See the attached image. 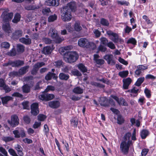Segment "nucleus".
Segmentation results:
<instances>
[{
	"label": "nucleus",
	"instance_id": "22",
	"mask_svg": "<svg viewBox=\"0 0 156 156\" xmlns=\"http://www.w3.org/2000/svg\"><path fill=\"white\" fill-rule=\"evenodd\" d=\"M73 92L76 94H81L83 93V89L79 87H77L74 88L73 90Z\"/></svg>",
	"mask_w": 156,
	"mask_h": 156
},
{
	"label": "nucleus",
	"instance_id": "3",
	"mask_svg": "<svg viewBox=\"0 0 156 156\" xmlns=\"http://www.w3.org/2000/svg\"><path fill=\"white\" fill-rule=\"evenodd\" d=\"M132 144V141H123L120 145L121 151L123 154H127L128 153L130 146Z\"/></svg>",
	"mask_w": 156,
	"mask_h": 156
},
{
	"label": "nucleus",
	"instance_id": "12",
	"mask_svg": "<svg viewBox=\"0 0 156 156\" xmlns=\"http://www.w3.org/2000/svg\"><path fill=\"white\" fill-rule=\"evenodd\" d=\"M2 28L5 32L8 34V35H10L13 31V29L11 28L9 24L7 23L3 25Z\"/></svg>",
	"mask_w": 156,
	"mask_h": 156
},
{
	"label": "nucleus",
	"instance_id": "50",
	"mask_svg": "<svg viewBox=\"0 0 156 156\" xmlns=\"http://www.w3.org/2000/svg\"><path fill=\"white\" fill-rule=\"evenodd\" d=\"M124 122L123 117L120 116H119L117 118V123L119 124H121Z\"/></svg>",
	"mask_w": 156,
	"mask_h": 156
},
{
	"label": "nucleus",
	"instance_id": "11",
	"mask_svg": "<svg viewBox=\"0 0 156 156\" xmlns=\"http://www.w3.org/2000/svg\"><path fill=\"white\" fill-rule=\"evenodd\" d=\"M113 56L112 55L108 54L104 57V59L107 62L108 64L113 65L115 64V62L113 59Z\"/></svg>",
	"mask_w": 156,
	"mask_h": 156
},
{
	"label": "nucleus",
	"instance_id": "27",
	"mask_svg": "<svg viewBox=\"0 0 156 156\" xmlns=\"http://www.w3.org/2000/svg\"><path fill=\"white\" fill-rule=\"evenodd\" d=\"M75 30L76 31H79L81 30L82 28L80 25V23L79 22H76L74 25V26Z\"/></svg>",
	"mask_w": 156,
	"mask_h": 156
},
{
	"label": "nucleus",
	"instance_id": "52",
	"mask_svg": "<svg viewBox=\"0 0 156 156\" xmlns=\"http://www.w3.org/2000/svg\"><path fill=\"white\" fill-rule=\"evenodd\" d=\"M55 89L54 87L51 86H48L45 89L44 92H48L49 91H54Z\"/></svg>",
	"mask_w": 156,
	"mask_h": 156
},
{
	"label": "nucleus",
	"instance_id": "36",
	"mask_svg": "<svg viewBox=\"0 0 156 156\" xmlns=\"http://www.w3.org/2000/svg\"><path fill=\"white\" fill-rule=\"evenodd\" d=\"M24 47L23 45L18 44L17 45V50L19 52H23L24 50Z\"/></svg>",
	"mask_w": 156,
	"mask_h": 156
},
{
	"label": "nucleus",
	"instance_id": "8",
	"mask_svg": "<svg viewBox=\"0 0 156 156\" xmlns=\"http://www.w3.org/2000/svg\"><path fill=\"white\" fill-rule=\"evenodd\" d=\"M13 13L12 12L7 13L6 12H4L2 14L1 16L3 20L5 22H7L10 20L12 18Z\"/></svg>",
	"mask_w": 156,
	"mask_h": 156
},
{
	"label": "nucleus",
	"instance_id": "26",
	"mask_svg": "<svg viewBox=\"0 0 156 156\" xmlns=\"http://www.w3.org/2000/svg\"><path fill=\"white\" fill-rule=\"evenodd\" d=\"M12 98L10 96H6L1 98L2 103L3 104H6L9 101L12 100Z\"/></svg>",
	"mask_w": 156,
	"mask_h": 156
},
{
	"label": "nucleus",
	"instance_id": "34",
	"mask_svg": "<svg viewBox=\"0 0 156 156\" xmlns=\"http://www.w3.org/2000/svg\"><path fill=\"white\" fill-rule=\"evenodd\" d=\"M22 90L23 92L28 93L30 91V87L27 84H25L22 87Z\"/></svg>",
	"mask_w": 156,
	"mask_h": 156
},
{
	"label": "nucleus",
	"instance_id": "44",
	"mask_svg": "<svg viewBox=\"0 0 156 156\" xmlns=\"http://www.w3.org/2000/svg\"><path fill=\"white\" fill-rule=\"evenodd\" d=\"M9 75L10 77H14L15 76H20V75L19 71H13L9 73Z\"/></svg>",
	"mask_w": 156,
	"mask_h": 156
},
{
	"label": "nucleus",
	"instance_id": "29",
	"mask_svg": "<svg viewBox=\"0 0 156 156\" xmlns=\"http://www.w3.org/2000/svg\"><path fill=\"white\" fill-rule=\"evenodd\" d=\"M55 75V74L54 73L49 72L45 76V79L47 80H50L51 79L52 77H54Z\"/></svg>",
	"mask_w": 156,
	"mask_h": 156
},
{
	"label": "nucleus",
	"instance_id": "45",
	"mask_svg": "<svg viewBox=\"0 0 156 156\" xmlns=\"http://www.w3.org/2000/svg\"><path fill=\"white\" fill-rule=\"evenodd\" d=\"M100 40L101 44L104 45L107 44L108 43V40L105 37H101L100 39Z\"/></svg>",
	"mask_w": 156,
	"mask_h": 156
},
{
	"label": "nucleus",
	"instance_id": "60",
	"mask_svg": "<svg viewBox=\"0 0 156 156\" xmlns=\"http://www.w3.org/2000/svg\"><path fill=\"white\" fill-rule=\"evenodd\" d=\"M0 152L4 155L5 156H8V153L6 150L2 147H0Z\"/></svg>",
	"mask_w": 156,
	"mask_h": 156
},
{
	"label": "nucleus",
	"instance_id": "16",
	"mask_svg": "<svg viewBox=\"0 0 156 156\" xmlns=\"http://www.w3.org/2000/svg\"><path fill=\"white\" fill-rule=\"evenodd\" d=\"M45 4L50 6H57L59 5L58 0H48L45 1Z\"/></svg>",
	"mask_w": 156,
	"mask_h": 156
},
{
	"label": "nucleus",
	"instance_id": "28",
	"mask_svg": "<svg viewBox=\"0 0 156 156\" xmlns=\"http://www.w3.org/2000/svg\"><path fill=\"white\" fill-rule=\"evenodd\" d=\"M77 67L78 69L83 73L87 72V68L82 64H79L78 65Z\"/></svg>",
	"mask_w": 156,
	"mask_h": 156
},
{
	"label": "nucleus",
	"instance_id": "17",
	"mask_svg": "<svg viewBox=\"0 0 156 156\" xmlns=\"http://www.w3.org/2000/svg\"><path fill=\"white\" fill-rule=\"evenodd\" d=\"M48 105L53 108H58L60 106V102L57 101H51L48 102Z\"/></svg>",
	"mask_w": 156,
	"mask_h": 156
},
{
	"label": "nucleus",
	"instance_id": "54",
	"mask_svg": "<svg viewBox=\"0 0 156 156\" xmlns=\"http://www.w3.org/2000/svg\"><path fill=\"white\" fill-rule=\"evenodd\" d=\"M144 93L147 97L149 98L151 97L150 91L148 89L146 88L144 90Z\"/></svg>",
	"mask_w": 156,
	"mask_h": 156
},
{
	"label": "nucleus",
	"instance_id": "41",
	"mask_svg": "<svg viewBox=\"0 0 156 156\" xmlns=\"http://www.w3.org/2000/svg\"><path fill=\"white\" fill-rule=\"evenodd\" d=\"M10 44L8 42H2L1 44L2 48H4L6 49L9 48L10 47Z\"/></svg>",
	"mask_w": 156,
	"mask_h": 156
},
{
	"label": "nucleus",
	"instance_id": "57",
	"mask_svg": "<svg viewBox=\"0 0 156 156\" xmlns=\"http://www.w3.org/2000/svg\"><path fill=\"white\" fill-rule=\"evenodd\" d=\"M98 50L102 52H105L106 50V48L102 45H100L98 48Z\"/></svg>",
	"mask_w": 156,
	"mask_h": 156
},
{
	"label": "nucleus",
	"instance_id": "24",
	"mask_svg": "<svg viewBox=\"0 0 156 156\" xmlns=\"http://www.w3.org/2000/svg\"><path fill=\"white\" fill-rule=\"evenodd\" d=\"M52 51V49L51 47L47 46L43 48L42 53L45 55H48L51 53Z\"/></svg>",
	"mask_w": 156,
	"mask_h": 156
},
{
	"label": "nucleus",
	"instance_id": "33",
	"mask_svg": "<svg viewBox=\"0 0 156 156\" xmlns=\"http://www.w3.org/2000/svg\"><path fill=\"white\" fill-rule=\"evenodd\" d=\"M131 136V133L128 132L126 133L123 137V140L126 141H131L130 140V137Z\"/></svg>",
	"mask_w": 156,
	"mask_h": 156
},
{
	"label": "nucleus",
	"instance_id": "55",
	"mask_svg": "<svg viewBox=\"0 0 156 156\" xmlns=\"http://www.w3.org/2000/svg\"><path fill=\"white\" fill-rule=\"evenodd\" d=\"M124 30L125 33L127 34H129V32H130L132 30L131 28L129 27L127 25H126V27Z\"/></svg>",
	"mask_w": 156,
	"mask_h": 156
},
{
	"label": "nucleus",
	"instance_id": "25",
	"mask_svg": "<svg viewBox=\"0 0 156 156\" xmlns=\"http://www.w3.org/2000/svg\"><path fill=\"white\" fill-rule=\"evenodd\" d=\"M59 77L61 80H67L69 78V76L68 74H65L63 73H61L59 74Z\"/></svg>",
	"mask_w": 156,
	"mask_h": 156
},
{
	"label": "nucleus",
	"instance_id": "56",
	"mask_svg": "<svg viewBox=\"0 0 156 156\" xmlns=\"http://www.w3.org/2000/svg\"><path fill=\"white\" fill-rule=\"evenodd\" d=\"M14 140V138L11 137H4L3 138V140L5 142H9Z\"/></svg>",
	"mask_w": 156,
	"mask_h": 156
},
{
	"label": "nucleus",
	"instance_id": "38",
	"mask_svg": "<svg viewBox=\"0 0 156 156\" xmlns=\"http://www.w3.org/2000/svg\"><path fill=\"white\" fill-rule=\"evenodd\" d=\"M129 74L128 71H122L119 72V75L122 78L126 77Z\"/></svg>",
	"mask_w": 156,
	"mask_h": 156
},
{
	"label": "nucleus",
	"instance_id": "5",
	"mask_svg": "<svg viewBox=\"0 0 156 156\" xmlns=\"http://www.w3.org/2000/svg\"><path fill=\"white\" fill-rule=\"evenodd\" d=\"M106 34L109 37L110 39L115 43H117L119 41H123V40L119 38V36L117 34L114 33L111 30L107 31Z\"/></svg>",
	"mask_w": 156,
	"mask_h": 156
},
{
	"label": "nucleus",
	"instance_id": "58",
	"mask_svg": "<svg viewBox=\"0 0 156 156\" xmlns=\"http://www.w3.org/2000/svg\"><path fill=\"white\" fill-rule=\"evenodd\" d=\"M62 62L61 60H59L54 62V65L57 67H60L62 65Z\"/></svg>",
	"mask_w": 156,
	"mask_h": 156
},
{
	"label": "nucleus",
	"instance_id": "49",
	"mask_svg": "<svg viewBox=\"0 0 156 156\" xmlns=\"http://www.w3.org/2000/svg\"><path fill=\"white\" fill-rule=\"evenodd\" d=\"M72 73L74 76H82V74L80 72L77 70L72 71Z\"/></svg>",
	"mask_w": 156,
	"mask_h": 156
},
{
	"label": "nucleus",
	"instance_id": "59",
	"mask_svg": "<svg viewBox=\"0 0 156 156\" xmlns=\"http://www.w3.org/2000/svg\"><path fill=\"white\" fill-rule=\"evenodd\" d=\"M93 32L97 37H99L101 34V32L97 29L94 30Z\"/></svg>",
	"mask_w": 156,
	"mask_h": 156
},
{
	"label": "nucleus",
	"instance_id": "62",
	"mask_svg": "<svg viewBox=\"0 0 156 156\" xmlns=\"http://www.w3.org/2000/svg\"><path fill=\"white\" fill-rule=\"evenodd\" d=\"M46 118V116L42 114H40L38 116V120L41 121H43Z\"/></svg>",
	"mask_w": 156,
	"mask_h": 156
},
{
	"label": "nucleus",
	"instance_id": "23",
	"mask_svg": "<svg viewBox=\"0 0 156 156\" xmlns=\"http://www.w3.org/2000/svg\"><path fill=\"white\" fill-rule=\"evenodd\" d=\"M25 9L27 10H34L38 9L39 8V6L36 5H25Z\"/></svg>",
	"mask_w": 156,
	"mask_h": 156
},
{
	"label": "nucleus",
	"instance_id": "63",
	"mask_svg": "<svg viewBox=\"0 0 156 156\" xmlns=\"http://www.w3.org/2000/svg\"><path fill=\"white\" fill-rule=\"evenodd\" d=\"M118 60L119 62L124 65H127L128 64V62L127 61H125L124 59L121 57L119 58Z\"/></svg>",
	"mask_w": 156,
	"mask_h": 156
},
{
	"label": "nucleus",
	"instance_id": "20",
	"mask_svg": "<svg viewBox=\"0 0 156 156\" xmlns=\"http://www.w3.org/2000/svg\"><path fill=\"white\" fill-rule=\"evenodd\" d=\"M19 41L22 43L26 45L30 44L31 43V39L29 38H26L24 37H22L19 39Z\"/></svg>",
	"mask_w": 156,
	"mask_h": 156
},
{
	"label": "nucleus",
	"instance_id": "7",
	"mask_svg": "<svg viewBox=\"0 0 156 156\" xmlns=\"http://www.w3.org/2000/svg\"><path fill=\"white\" fill-rule=\"evenodd\" d=\"M11 120H8V122L12 126L14 127L19 124V119L16 115H11Z\"/></svg>",
	"mask_w": 156,
	"mask_h": 156
},
{
	"label": "nucleus",
	"instance_id": "21",
	"mask_svg": "<svg viewBox=\"0 0 156 156\" xmlns=\"http://www.w3.org/2000/svg\"><path fill=\"white\" fill-rule=\"evenodd\" d=\"M15 148L17 151L18 154L19 155L23 156V154L22 151L23 148L20 145L18 144L16 145L15 146Z\"/></svg>",
	"mask_w": 156,
	"mask_h": 156
},
{
	"label": "nucleus",
	"instance_id": "64",
	"mask_svg": "<svg viewBox=\"0 0 156 156\" xmlns=\"http://www.w3.org/2000/svg\"><path fill=\"white\" fill-rule=\"evenodd\" d=\"M148 151V150L147 149H144L142 150L141 152L142 156H146Z\"/></svg>",
	"mask_w": 156,
	"mask_h": 156
},
{
	"label": "nucleus",
	"instance_id": "31",
	"mask_svg": "<svg viewBox=\"0 0 156 156\" xmlns=\"http://www.w3.org/2000/svg\"><path fill=\"white\" fill-rule=\"evenodd\" d=\"M22 33L23 32L22 30H17L12 34L13 36L16 37H19L22 36Z\"/></svg>",
	"mask_w": 156,
	"mask_h": 156
},
{
	"label": "nucleus",
	"instance_id": "37",
	"mask_svg": "<svg viewBox=\"0 0 156 156\" xmlns=\"http://www.w3.org/2000/svg\"><path fill=\"white\" fill-rule=\"evenodd\" d=\"M120 105L127 106L128 105L127 103L125 101L124 99L122 98H121L119 99L118 103Z\"/></svg>",
	"mask_w": 156,
	"mask_h": 156
},
{
	"label": "nucleus",
	"instance_id": "6",
	"mask_svg": "<svg viewBox=\"0 0 156 156\" xmlns=\"http://www.w3.org/2000/svg\"><path fill=\"white\" fill-rule=\"evenodd\" d=\"M55 98V96L53 94H50L47 92H43L39 96V98L42 100L49 101L52 99Z\"/></svg>",
	"mask_w": 156,
	"mask_h": 156
},
{
	"label": "nucleus",
	"instance_id": "39",
	"mask_svg": "<svg viewBox=\"0 0 156 156\" xmlns=\"http://www.w3.org/2000/svg\"><path fill=\"white\" fill-rule=\"evenodd\" d=\"M57 19V16L55 14L50 16L48 18V20L49 22H52L56 20Z\"/></svg>",
	"mask_w": 156,
	"mask_h": 156
},
{
	"label": "nucleus",
	"instance_id": "48",
	"mask_svg": "<svg viewBox=\"0 0 156 156\" xmlns=\"http://www.w3.org/2000/svg\"><path fill=\"white\" fill-rule=\"evenodd\" d=\"M42 40L43 42L46 44H49L51 43L52 40L48 38H43Z\"/></svg>",
	"mask_w": 156,
	"mask_h": 156
},
{
	"label": "nucleus",
	"instance_id": "46",
	"mask_svg": "<svg viewBox=\"0 0 156 156\" xmlns=\"http://www.w3.org/2000/svg\"><path fill=\"white\" fill-rule=\"evenodd\" d=\"M54 40L56 43H60L63 41L64 39L63 38L60 37L58 35L56 38H55Z\"/></svg>",
	"mask_w": 156,
	"mask_h": 156
},
{
	"label": "nucleus",
	"instance_id": "19",
	"mask_svg": "<svg viewBox=\"0 0 156 156\" xmlns=\"http://www.w3.org/2000/svg\"><path fill=\"white\" fill-rule=\"evenodd\" d=\"M29 67L28 66H25L21 67L19 70V72L20 75H22L25 74L28 71V69Z\"/></svg>",
	"mask_w": 156,
	"mask_h": 156
},
{
	"label": "nucleus",
	"instance_id": "9",
	"mask_svg": "<svg viewBox=\"0 0 156 156\" xmlns=\"http://www.w3.org/2000/svg\"><path fill=\"white\" fill-rule=\"evenodd\" d=\"M13 133L14 135L15 138H19L20 137L23 138L25 136L24 131L22 129H19V130H15L13 131Z\"/></svg>",
	"mask_w": 156,
	"mask_h": 156
},
{
	"label": "nucleus",
	"instance_id": "53",
	"mask_svg": "<svg viewBox=\"0 0 156 156\" xmlns=\"http://www.w3.org/2000/svg\"><path fill=\"white\" fill-rule=\"evenodd\" d=\"M137 68L139 69L140 70L144 71L147 69V66L143 65H139L137 66Z\"/></svg>",
	"mask_w": 156,
	"mask_h": 156
},
{
	"label": "nucleus",
	"instance_id": "47",
	"mask_svg": "<svg viewBox=\"0 0 156 156\" xmlns=\"http://www.w3.org/2000/svg\"><path fill=\"white\" fill-rule=\"evenodd\" d=\"M127 43H131L133 45H136V41L135 39L133 38H129L127 41Z\"/></svg>",
	"mask_w": 156,
	"mask_h": 156
},
{
	"label": "nucleus",
	"instance_id": "32",
	"mask_svg": "<svg viewBox=\"0 0 156 156\" xmlns=\"http://www.w3.org/2000/svg\"><path fill=\"white\" fill-rule=\"evenodd\" d=\"M149 132L147 130L144 129L142 130L141 133V136L142 139H144L146 138Z\"/></svg>",
	"mask_w": 156,
	"mask_h": 156
},
{
	"label": "nucleus",
	"instance_id": "4",
	"mask_svg": "<svg viewBox=\"0 0 156 156\" xmlns=\"http://www.w3.org/2000/svg\"><path fill=\"white\" fill-rule=\"evenodd\" d=\"M62 19L65 22L70 21L72 18L70 9L63 7L61 12Z\"/></svg>",
	"mask_w": 156,
	"mask_h": 156
},
{
	"label": "nucleus",
	"instance_id": "13",
	"mask_svg": "<svg viewBox=\"0 0 156 156\" xmlns=\"http://www.w3.org/2000/svg\"><path fill=\"white\" fill-rule=\"evenodd\" d=\"M132 81V80L129 77L123 79V88L124 89H128Z\"/></svg>",
	"mask_w": 156,
	"mask_h": 156
},
{
	"label": "nucleus",
	"instance_id": "2",
	"mask_svg": "<svg viewBox=\"0 0 156 156\" xmlns=\"http://www.w3.org/2000/svg\"><path fill=\"white\" fill-rule=\"evenodd\" d=\"M78 57V54L76 52H69L64 55V59L67 62L72 63L76 62Z\"/></svg>",
	"mask_w": 156,
	"mask_h": 156
},
{
	"label": "nucleus",
	"instance_id": "1",
	"mask_svg": "<svg viewBox=\"0 0 156 156\" xmlns=\"http://www.w3.org/2000/svg\"><path fill=\"white\" fill-rule=\"evenodd\" d=\"M78 44L80 47L94 50L96 48V46L94 43L90 42L85 38H81L79 40Z\"/></svg>",
	"mask_w": 156,
	"mask_h": 156
},
{
	"label": "nucleus",
	"instance_id": "18",
	"mask_svg": "<svg viewBox=\"0 0 156 156\" xmlns=\"http://www.w3.org/2000/svg\"><path fill=\"white\" fill-rule=\"evenodd\" d=\"M11 63L12 66L16 67L21 66L24 64L23 61L20 60L12 61Z\"/></svg>",
	"mask_w": 156,
	"mask_h": 156
},
{
	"label": "nucleus",
	"instance_id": "10",
	"mask_svg": "<svg viewBox=\"0 0 156 156\" xmlns=\"http://www.w3.org/2000/svg\"><path fill=\"white\" fill-rule=\"evenodd\" d=\"M38 107V104L37 103H34L31 105V112L32 114L34 115H36L39 113Z\"/></svg>",
	"mask_w": 156,
	"mask_h": 156
},
{
	"label": "nucleus",
	"instance_id": "61",
	"mask_svg": "<svg viewBox=\"0 0 156 156\" xmlns=\"http://www.w3.org/2000/svg\"><path fill=\"white\" fill-rule=\"evenodd\" d=\"M107 45L109 48L112 49H114L115 48V44L111 42L108 43Z\"/></svg>",
	"mask_w": 156,
	"mask_h": 156
},
{
	"label": "nucleus",
	"instance_id": "42",
	"mask_svg": "<svg viewBox=\"0 0 156 156\" xmlns=\"http://www.w3.org/2000/svg\"><path fill=\"white\" fill-rule=\"evenodd\" d=\"M100 23L102 25L104 26H108L109 24V23L108 21L104 18L101 19V20Z\"/></svg>",
	"mask_w": 156,
	"mask_h": 156
},
{
	"label": "nucleus",
	"instance_id": "40",
	"mask_svg": "<svg viewBox=\"0 0 156 156\" xmlns=\"http://www.w3.org/2000/svg\"><path fill=\"white\" fill-rule=\"evenodd\" d=\"M71 125L74 127H76L78 123V120L75 118L71 119Z\"/></svg>",
	"mask_w": 156,
	"mask_h": 156
},
{
	"label": "nucleus",
	"instance_id": "30",
	"mask_svg": "<svg viewBox=\"0 0 156 156\" xmlns=\"http://www.w3.org/2000/svg\"><path fill=\"white\" fill-rule=\"evenodd\" d=\"M20 19V16L19 13H16L15 16L12 22L14 23H17L19 22Z\"/></svg>",
	"mask_w": 156,
	"mask_h": 156
},
{
	"label": "nucleus",
	"instance_id": "51",
	"mask_svg": "<svg viewBox=\"0 0 156 156\" xmlns=\"http://www.w3.org/2000/svg\"><path fill=\"white\" fill-rule=\"evenodd\" d=\"M8 55L11 56L15 55L16 54V52L14 48H12L11 50L8 53Z\"/></svg>",
	"mask_w": 156,
	"mask_h": 156
},
{
	"label": "nucleus",
	"instance_id": "35",
	"mask_svg": "<svg viewBox=\"0 0 156 156\" xmlns=\"http://www.w3.org/2000/svg\"><path fill=\"white\" fill-rule=\"evenodd\" d=\"M144 77L139 78L136 82L135 85L137 86H140L144 82Z\"/></svg>",
	"mask_w": 156,
	"mask_h": 156
},
{
	"label": "nucleus",
	"instance_id": "15",
	"mask_svg": "<svg viewBox=\"0 0 156 156\" xmlns=\"http://www.w3.org/2000/svg\"><path fill=\"white\" fill-rule=\"evenodd\" d=\"M65 8H67L68 9H70V11H75L76 8L75 2H71L68 3L66 6L63 7Z\"/></svg>",
	"mask_w": 156,
	"mask_h": 156
},
{
	"label": "nucleus",
	"instance_id": "43",
	"mask_svg": "<svg viewBox=\"0 0 156 156\" xmlns=\"http://www.w3.org/2000/svg\"><path fill=\"white\" fill-rule=\"evenodd\" d=\"M117 2L118 4L122 5L128 6L129 4V2L125 1H118Z\"/></svg>",
	"mask_w": 156,
	"mask_h": 156
},
{
	"label": "nucleus",
	"instance_id": "14",
	"mask_svg": "<svg viewBox=\"0 0 156 156\" xmlns=\"http://www.w3.org/2000/svg\"><path fill=\"white\" fill-rule=\"evenodd\" d=\"M48 35L54 39L55 38H56V37L58 35V34L57 31L55 28H51L49 30Z\"/></svg>",
	"mask_w": 156,
	"mask_h": 156
}]
</instances>
